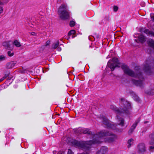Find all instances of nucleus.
<instances>
[{"label":"nucleus","instance_id":"f257e3e1","mask_svg":"<svg viewBox=\"0 0 154 154\" xmlns=\"http://www.w3.org/2000/svg\"><path fill=\"white\" fill-rule=\"evenodd\" d=\"M121 68L123 70L124 73L128 75L133 77L137 78L139 80L132 79V83L137 86L142 88L143 87V81L144 80V78L143 76L142 72L140 66H137L135 67V70L136 72L130 69L126 65L122 63Z\"/></svg>","mask_w":154,"mask_h":154},{"label":"nucleus","instance_id":"f03ea898","mask_svg":"<svg viewBox=\"0 0 154 154\" xmlns=\"http://www.w3.org/2000/svg\"><path fill=\"white\" fill-rule=\"evenodd\" d=\"M82 133L84 134H87L91 135L93 138L92 140H90L87 141H77L75 140L72 143L75 146H78L80 148L86 150H88L91 148V145L92 144L99 143L100 142L99 139L98 137V134H95L92 133L88 128L85 129H83Z\"/></svg>","mask_w":154,"mask_h":154},{"label":"nucleus","instance_id":"7ed1b4c3","mask_svg":"<svg viewBox=\"0 0 154 154\" xmlns=\"http://www.w3.org/2000/svg\"><path fill=\"white\" fill-rule=\"evenodd\" d=\"M119 103L120 106L122 107L123 109H119L113 105H110V107L112 110L114 111L117 114L116 117L117 119H119L118 115L121 116H123L124 114L128 115H130V110L131 109V103L125 99L124 98L120 99Z\"/></svg>","mask_w":154,"mask_h":154},{"label":"nucleus","instance_id":"20e7f679","mask_svg":"<svg viewBox=\"0 0 154 154\" xmlns=\"http://www.w3.org/2000/svg\"><path fill=\"white\" fill-rule=\"evenodd\" d=\"M58 13L60 18L62 20H66L70 17V12L67 5L64 4H62L59 7Z\"/></svg>","mask_w":154,"mask_h":154},{"label":"nucleus","instance_id":"39448f33","mask_svg":"<svg viewBox=\"0 0 154 154\" xmlns=\"http://www.w3.org/2000/svg\"><path fill=\"white\" fill-rule=\"evenodd\" d=\"M110 136L109 137H108L105 138V141H107L109 143H111L114 141L115 140L117 136L116 135L112 134L111 133H109V131H102L100 132L98 134V137H100L99 139L100 142L101 143L100 141L101 137H104L106 136Z\"/></svg>","mask_w":154,"mask_h":154},{"label":"nucleus","instance_id":"423d86ee","mask_svg":"<svg viewBox=\"0 0 154 154\" xmlns=\"http://www.w3.org/2000/svg\"><path fill=\"white\" fill-rule=\"evenodd\" d=\"M151 57L148 58L146 61V63L144 65L143 70L144 72L148 75H151L153 73L150 66H154V59L152 60Z\"/></svg>","mask_w":154,"mask_h":154},{"label":"nucleus","instance_id":"0eeeda50","mask_svg":"<svg viewBox=\"0 0 154 154\" xmlns=\"http://www.w3.org/2000/svg\"><path fill=\"white\" fill-rule=\"evenodd\" d=\"M112 62L111 63L109 61L107 63V66L111 69V70L113 71L116 67H119V65H120V63L118 58L116 57L112 58Z\"/></svg>","mask_w":154,"mask_h":154},{"label":"nucleus","instance_id":"6e6552de","mask_svg":"<svg viewBox=\"0 0 154 154\" xmlns=\"http://www.w3.org/2000/svg\"><path fill=\"white\" fill-rule=\"evenodd\" d=\"M101 118L102 120V122L103 124H104L107 128H112L113 125L111 124L109 122V120L105 116H101Z\"/></svg>","mask_w":154,"mask_h":154},{"label":"nucleus","instance_id":"1a4fd4ad","mask_svg":"<svg viewBox=\"0 0 154 154\" xmlns=\"http://www.w3.org/2000/svg\"><path fill=\"white\" fill-rule=\"evenodd\" d=\"M2 45L8 50L13 49V42L11 41L4 42Z\"/></svg>","mask_w":154,"mask_h":154},{"label":"nucleus","instance_id":"9d476101","mask_svg":"<svg viewBox=\"0 0 154 154\" xmlns=\"http://www.w3.org/2000/svg\"><path fill=\"white\" fill-rule=\"evenodd\" d=\"M137 148L139 152H144L146 150L145 144L143 143H139L137 146Z\"/></svg>","mask_w":154,"mask_h":154},{"label":"nucleus","instance_id":"9b49d317","mask_svg":"<svg viewBox=\"0 0 154 154\" xmlns=\"http://www.w3.org/2000/svg\"><path fill=\"white\" fill-rule=\"evenodd\" d=\"M107 148L106 146H103L100 150L97 152V154H105L107 151Z\"/></svg>","mask_w":154,"mask_h":154},{"label":"nucleus","instance_id":"f8f14e48","mask_svg":"<svg viewBox=\"0 0 154 154\" xmlns=\"http://www.w3.org/2000/svg\"><path fill=\"white\" fill-rule=\"evenodd\" d=\"M140 118H139L136 121L135 123L131 126L130 129L134 131V130L135 128L138 124L140 122Z\"/></svg>","mask_w":154,"mask_h":154},{"label":"nucleus","instance_id":"ddd939ff","mask_svg":"<svg viewBox=\"0 0 154 154\" xmlns=\"http://www.w3.org/2000/svg\"><path fill=\"white\" fill-rule=\"evenodd\" d=\"M15 63L13 62L8 63L6 64V68L7 69H10L13 68L15 66Z\"/></svg>","mask_w":154,"mask_h":154},{"label":"nucleus","instance_id":"4468645a","mask_svg":"<svg viewBox=\"0 0 154 154\" xmlns=\"http://www.w3.org/2000/svg\"><path fill=\"white\" fill-rule=\"evenodd\" d=\"M149 137L151 140L149 142V144L153 145L154 144V132L152 133L149 135Z\"/></svg>","mask_w":154,"mask_h":154},{"label":"nucleus","instance_id":"2eb2a0df","mask_svg":"<svg viewBox=\"0 0 154 154\" xmlns=\"http://www.w3.org/2000/svg\"><path fill=\"white\" fill-rule=\"evenodd\" d=\"M143 32L148 35H151V36L154 37V32L149 31V29H145Z\"/></svg>","mask_w":154,"mask_h":154},{"label":"nucleus","instance_id":"dca6fc26","mask_svg":"<svg viewBox=\"0 0 154 154\" xmlns=\"http://www.w3.org/2000/svg\"><path fill=\"white\" fill-rule=\"evenodd\" d=\"M138 38L139 40V41L141 43H143L145 41V39L144 36L142 35H139L138 36Z\"/></svg>","mask_w":154,"mask_h":154},{"label":"nucleus","instance_id":"f3484780","mask_svg":"<svg viewBox=\"0 0 154 154\" xmlns=\"http://www.w3.org/2000/svg\"><path fill=\"white\" fill-rule=\"evenodd\" d=\"M82 130L83 129H82L81 128H79L77 129H74V132L76 134H80L81 133H82Z\"/></svg>","mask_w":154,"mask_h":154},{"label":"nucleus","instance_id":"a211bd4d","mask_svg":"<svg viewBox=\"0 0 154 154\" xmlns=\"http://www.w3.org/2000/svg\"><path fill=\"white\" fill-rule=\"evenodd\" d=\"M149 45L154 49V41L152 39H150L147 41Z\"/></svg>","mask_w":154,"mask_h":154},{"label":"nucleus","instance_id":"6ab92c4d","mask_svg":"<svg viewBox=\"0 0 154 154\" xmlns=\"http://www.w3.org/2000/svg\"><path fill=\"white\" fill-rule=\"evenodd\" d=\"M14 45L17 47H19L21 46L20 43L17 40L14 41L13 42V45Z\"/></svg>","mask_w":154,"mask_h":154},{"label":"nucleus","instance_id":"aec40b11","mask_svg":"<svg viewBox=\"0 0 154 154\" xmlns=\"http://www.w3.org/2000/svg\"><path fill=\"white\" fill-rule=\"evenodd\" d=\"M134 141V140L132 138L128 140V148H129L131 147V145L133 143Z\"/></svg>","mask_w":154,"mask_h":154},{"label":"nucleus","instance_id":"412c9836","mask_svg":"<svg viewBox=\"0 0 154 154\" xmlns=\"http://www.w3.org/2000/svg\"><path fill=\"white\" fill-rule=\"evenodd\" d=\"M59 42L58 41H57L55 43L53 44L52 48L54 49H56L59 46Z\"/></svg>","mask_w":154,"mask_h":154},{"label":"nucleus","instance_id":"4be33fe9","mask_svg":"<svg viewBox=\"0 0 154 154\" xmlns=\"http://www.w3.org/2000/svg\"><path fill=\"white\" fill-rule=\"evenodd\" d=\"M10 72L9 71H6L4 72V76L3 77L5 79L10 75Z\"/></svg>","mask_w":154,"mask_h":154},{"label":"nucleus","instance_id":"5701e85b","mask_svg":"<svg viewBox=\"0 0 154 154\" xmlns=\"http://www.w3.org/2000/svg\"><path fill=\"white\" fill-rule=\"evenodd\" d=\"M75 30H70L68 33V36H70L72 35H73L75 34ZM74 36L73 35L72 36V38H73Z\"/></svg>","mask_w":154,"mask_h":154},{"label":"nucleus","instance_id":"b1692460","mask_svg":"<svg viewBox=\"0 0 154 154\" xmlns=\"http://www.w3.org/2000/svg\"><path fill=\"white\" fill-rule=\"evenodd\" d=\"M119 120L120 121V122L119 125H120L122 126H124V119L122 118H120Z\"/></svg>","mask_w":154,"mask_h":154},{"label":"nucleus","instance_id":"393cba45","mask_svg":"<svg viewBox=\"0 0 154 154\" xmlns=\"http://www.w3.org/2000/svg\"><path fill=\"white\" fill-rule=\"evenodd\" d=\"M75 24V22L73 20H71L70 21L69 25L71 27L74 26Z\"/></svg>","mask_w":154,"mask_h":154},{"label":"nucleus","instance_id":"a878e982","mask_svg":"<svg viewBox=\"0 0 154 154\" xmlns=\"http://www.w3.org/2000/svg\"><path fill=\"white\" fill-rule=\"evenodd\" d=\"M3 5V3L1 2L0 1V14L3 11V8L2 6Z\"/></svg>","mask_w":154,"mask_h":154},{"label":"nucleus","instance_id":"bb28decb","mask_svg":"<svg viewBox=\"0 0 154 154\" xmlns=\"http://www.w3.org/2000/svg\"><path fill=\"white\" fill-rule=\"evenodd\" d=\"M133 98L134 99L137 101H139L140 100L139 97L135 94H134Z\"/></svg>","mask_w":154,"mask_h":154},{"label":"nucleus","instance_id":"cd10ccee","mask_svg":"<svg viewBox=\"0 0 154 154\" xmlns=\"http://www.w3.org/2000/svg\"><path fill=\"white\" fill-rule=\"evenodd\" d=\"M8 55L10 57H12L14 55L13 52H11V51H9L8 52Z\"/></svg>","mask_w":154,"mask_h":154},{"label":"nucleus","instance_id":"c85d7f7f","mask_svg":"<svg viewBox=\"0 0 154 154\" xmlns=\"http://www.w3.org/2000/svg\"><path fill=\"white\" fill-rule=\"evenodd\" d=\"M5 59V57L3 55L0 56V62L4 60Z\"/></svg>","mask_w":154,"mask_h":154},{"label":"nucleus","instance_id":"c756f323","mask_svg":"<svg viewBox=\"0 0 154 154\" xmlns=\"http://www.w3.org/2000/svg\"><path fill=\"white\" fill-rule=\"evenodd\" d=\"M149 150L150 151H153L154 150V145L149 147Z\"/></svg>","mask_w":154,"mask_h":154},{"label":"nucleus","instance_id":"7c9ffc66","mask_svg":"<svg viewBox=\"0 0 154 154\" xmlns=\"http://www.w3.org/2000/svg\"><path fill=\"white\" fill-rule=\"evenodd\" d=\"M118 9V7L116 6H114L113 7V11L115 12H116Z\"/></svg>","mask_w":154,"mask_h":154},{"label":"nucleus","instance_id":"2f4dec72","mask_svg":"<svg viewBox=\"0 0 154 154\" xmlns=\"http://www.w3.org/2000/svg\"><path fill=\"white\" fill-rule=\"evenodd\" d=\"M104 19L106 21H109V16L108 15L106 16L104 18Z\"/></svg>","mask_w":154,"mask_h":154},{"label":"nucleus","instance_id":"473e14b6","mask_svg":"<svg viewBox=\"0 0 154 154\" xmlns=\"http://www.w3.org/2000/svg\"><path fill=\"white\" fill-rule=\"evenodd\" d=\"M68 154H73V152L70 149H68Z\"/></svg>","mask_w":154,"mask_h":154},{"label":"nucleus","instance_id":"72a5a7b5","mask_svg":"<svg viewBox=\"0 0 154 154\" xmlns=\"http://www.w3.org/2000/svg\"><path fill=\"white\" fill-rule=\"evenodd\" d=\"M2 2L3 3L4 5V4L7 3L8 2L9 0H2Z\"/></svg>","mask_w":154,"mask_h":154},{"label":"nucleus","instance_id":"f704fd0d","mask_svg":"<svg viewBox=\"0 0 154 154\" xmlns=\"http://www.w3.org/2000/svg\"><path fill=\"white\" fill-rule=\"evenodd\" d=\"M133 131H134L133 130H132L130 129L128 131V133L129 134L131 135V134H132V133H133Z\"/></svg>","mask_w":154,"mask_h":154},{"label":"nucleus","instance_id":"c9c22d12","mask_svg":"<svg viewBox=\"0 0 154 154\" xmlns=\"http://www.w3.org/2000/svg\"><path fill=\"white\" fill-rule=\"evenodd\" d=\"M50 44V41H47L46 43V45L45 46H47L48 45H49V44Z\"/></svg>","mask_w":154,"mask_h":154},{"label":"nucleus","instance_id":"e433bc0d","mask_svg":"<svg viewBox=\"0 0 154 154\" xmlns=\"http://www.w3.org/2000/svg\"><path fill=\"white\" fill-rule=\"evenodd\" d=\"M63 0H57V2L58 4L61 3L63 2Z\"/></svg>","mask_w":154,"mask_h":154},{"label":"nucleus","instance_id":"4c0bfd02","mask_svg":"<svg viewBox=\"0 0 154 154\" xmlns=\"http://www.w3.org/2000/svg\"><path fill=\"white\" fill-rule=\"evenodd\" d=\"M147 130V129L146 128H144V129L142 131V133H143L145 132L146 130Z\"/></svg>","mask_w":154,"mask_h":154},{"label":"nucleus","instance_id":"58836bf2","mask_svg":"<svg viewBox=\"0 0 154 154\" xmlns=\"http://www.w3.org/2000/svg\"><path fill=\"white\" fill-rule=\"evenodd\" d=\"M8 78L7 79L8 80H11V79H12V77H10V75L9 76H8Z\"/></svg>","mask_w":154,"mask_h":154},{"label":"nucleus","instance_id":"ea45409f","mask_svg":"<svg viewBox=\"0 0 154 154\" xmlns=\"http://www.w3.org/2000/svg\"><path fill=\"white\" fill-rule=\"evenodd\" d=\"M5 79L3 77L0 79V82L2 81Z\"/></svg>","mask_w":154,"mask_h":154},{"label":"nucleus","instance_id":"a19ab883","mask_svg":"<svg viewBox=\"0 0 154 154\" xmlns=\"http://www.w3.org/2000/svg\"><path fill=\"white\" fill-rule=\"evenodd\" d=\"M57 50L58 51H60L61 50V48L60 47H58L57 48Z\"/></svg>","mask_w":154,"mask_h":154},{"label":"nucleus","instance_id":"79ce46f5","mask_svg":"<svg viewBox=\"0 0 154 154\" xmlns=\"http://www.w3.org/2000/svg\"><path fill=\"white\" fill-rule=\"evenodd\" d=\"M152 19L154 21V16L152 17Z\"/></svg>","mask_w":154,"mask_h":154},{"label":"nucleus","instance_id":"37998d69","mask_svg":"<svg viewBox=\"0 0 154 154\" xmlns=\"http://www.w3.org/2000/svg\"><path fill=\"white\" fill-rule=\"evenodd\" d=\"M147 122H148V121H145V122H144V123H146Z\"/></svg>","mask_w":154,"mask_h":154},{"label":"nucleus","instance_id":"c03bdc74","mask_svg":"<svg viewBox=\"0 0 154 154\" xmlns=\"http://www.w3.org/2000/svg\"><path fill=\"white\" fill-rule=\"evenodd\" d=\"M132 92V93H134V92H131H131H130V93H131Z\"/></svg>","mask_w":154,"mask_h":154}]
</instances>
